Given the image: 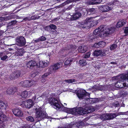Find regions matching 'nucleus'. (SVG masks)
<instances>
[{
    "instance_id": "f257e3e1",
    "label": "nucleus",
    "mask_w": 128,
    "mask_h": 128,
    "mask_svg": "<svg viewBox=\"0 0 128 128\" xmlns=\"http://www.w3.org/2000/svg\"><path fill=\"white\" fill-rule=\"evenodd\" d=\"M65 109L66 110L65 112L74 115L77 114L80 115L87 114L95 110L91 106L86 107L85 108L82 107L73 108H66Z\"/></svg>"
},
{
    "instance_id": "f03ea898",
    "label": "nucleus",
    "mask_w": 128,
    "mask_h": 128,
    "mask_svg": "<svg viewBox=\"0 0 128 128\" xmlns=\"http://www.w3.org/2000/svg\"><path fill=\"white\" fill-rule=\"evenodd\" d=\"M115 29L114 27L106 28V26L102 25L99 26L98 29H96L93 33L94 35H96L100 32H102L101 36L102 37H104L111 34L114 32Z\"/></svg>"
},
{
    "instance_id": "7ed1b4c3",
    "label": "nucleus",
    "mask_w": 128,
    "mask_h": 128,
    "mask_svg": "<svg viewBox=\"0 0 128 128\" xmlns=\"http://www.w3.org/2000/svg\"><path fill=\"white\" fill-rule=\"evenodd\" d=\"M76 94L80 99H83L85 100L83 101V103L86 104L92 103L90 99L87 96H88L90 94L84 90L80 89L78 91Z\"/></svg>"
},
{
    "instance_id": "20e7f679",
    "label": "nucleus",
    "mask_w": 128,
    "mask_h": 128,
    "mask_svg": "<svg viewBox=\"0 0 128 128\" xmlns=\"http://www.w3.org/2000/svg\"><path fill=\"white\" fill-rule=\"evenodd\" d=\"M119 80L115 84V86L117 88H120L128 87V84L124 82V81L128 80V72L126 74H121L118 76Z\"/></svg>"
},
{
    "instance_id": "39448f33",
    "label": "nucleus",
    "mask_w": 128,
    "mask_h": 128,
    "mask_svg": "<svg viewBox=\"0 0 128 128\" xmlns=\"http://www.w3.org/2000/svg\"><path fill=\"white\" fill-rule=\"evenodd\" d=\"M48 102L50 103L54 108L57 110L60 109V110L65 112L66 110L65 108H66L63 106L56 99L54 98H50L48 99Z\"/></svg>"
},
{
    "instance_id": "423d86ee",
    "label": "nucleus",
    "mask_w": 128,
    "mask_h": 128,
    "mask_svg": "<svg viewBox=\"0 0 128 128\" xmlns=\"http://www.w3.org/2000/svg\"><path fill=\"white\" fill-rule=\"evenodd\" d=\"M119 2L117 0L114 1L113 3H112L111 4H108V5H105L102 6L100 7V9L102 12H108L110 10H112L113 8V7L112 6V5L116 4H118Z\"/></svg>"
},
{
    "instance_id": "0eeeda50",
    "label": "nucleus",
    "mask_w": 128,
    "mask_h": 128,
    "mask_svg": "<svg viewBox=\"0 0 128 128\" xmlns=\"http://www.w3.org/2000/svg\"><path fill=\"white\" fill-rule=\"evenodd\" d=\"M116 116V115L114 114H104L100 116V118L102 120L104 121L111 120Z\"/></svg>"
},
{
    "instance_id": "6e6552de",
    "label": "nucleus",
    "mask_w": 128,
    "mask_h": 128,
    "mask_svg": "<svg viewBox=\"0 0 128 128\" xmlns=\"http://www.w3.org/2000/svg\"><path fill=\"white\" fill-rule=\"evenodd\" d=\"M16 45L20 46H24L26 43L25 38L22 36L17 37L16 39Z\"/></svg>"
},
{
    "instance_id": "1a4fd4ad",
    "label": "nucleus",
    "mask_w": 128,
    "mask_h": 128,
    "mask_svg": "<svg viewBox=\"0 0 128 128\" xmlns=\"http://www.w3.org/2000/svg\"><path fill=\"white\" fill-rule=\"evenodd\" d=\"M90 20H89L88 18H87L86 20L83 22L78 23V27H80L82 28H89L88 23L90 21Z\"/></svg>"
},
{
    "instance_id": "9d476101",
    "label": "nucleus",
    "mask_w": 128,
    "mask_h": 128,
    "mask_svg": "<svg viewBox=\"0 0 128 128\" xmlns=\"http://www.w3.org/2000/svg\"><path fill=\"white\" fill-rule=\"evenodd\" d=\"M60 67V63H56L53 65H52L49 67L48 72L50 74L55 72L56 70L59 69Z\"/></svg>"
},
{
    "instance_id": "9b49d317",
    "label": "nucleus",
    "mask_w": 128,
    "mask_h": 128,
    "mask_svg": "<svg viewBox=\"0 0 128 128\" xmlns=\"http://www.w3.org/2000/svg\"><path fill=\"white\" fill-rule=\"evenodd\" d=\"M36 114L37 118H43L46 116V113L44 111H42L40 108H36Z\"/></svg>"
},
{
    "instance_id": "f8f14e48",
    "label": "nucleus",
    "mask_w": 128,
    "mask_h": 128,
    "mask_svg": "<svg viewBox=\"0 0 128 128\" xmlns=\"http://www.w3.org/2000/svg\"><path fill=\"white\" fill-rule=\"evenodd\" d=\"M36 92V91L34 90H32L29 92L24 91L22 92L20 96L22 98H26L32 95V94L34 93V92Z\"/></svg>"
},
{
    "instance_id": "ddd939ff",
    "label": "nucleus",
    "mask_w": 128,
    "mask_h": 128,
    "mask_svg": "<svg viewBox=\"0 0 128 128\" xmlns=\"http://www.w3.org/2000/svg\"><path fill=\"white\" fill-rule=\"evenodd\" d=\"M50 64L48 61H40L37 64V66L39 67L44 68L48 66Z\"/></svg>"
},
{
    "instance_id": "4468645a",
    "label": "nucleus",
    "mask_w": 128,
    "mask_h": 128,
    "mask_svg": "<svg viewBox=\"0 0 128 128\" xmlns=\"http://www.w3.org/2000/svg\"><path fill=\"white\" fill-rule=\"evenodd\" d=\"M105 51V50H95L93 54L96 56H100L102 57H103L106 54Z\"/></svg>"
},
{
    "instance_id": "2eb2a0df",
    "label": "nucleus",
    "mask_w": 128,
    "mask_h": 128,
    "mask_svg": "<svg viewBox=\"0 0 128 128\" xmlns=\"http://www.w3.org/2000/svg\"><path fill=\"white\" fill-rule=\"evenodd\" d=\"M81 12L80 13L79 12H76L74 14H73L72 16L69 15L68 16V18H70V20H76L79 18L81 15Z\"/></svg>"
},
{
    "instance_id": "dca6fc26",
    "label": "nucleus",
    "mask_w": 128,
    "mask_h": 128,
    "mask_svg": "<svg viewBox=\"0 0 128 128\" xmlns=\"http://www.w3.org/2000/svg\"><path fill=\"white\" fill-rule=\"evenodd\" d=\"M12 112L14 114L18 117H22L23 113L18 108H15L12 110Z\"/></svg>"
},
{
    "instance_id": "f3484780",
    "label": "nucleus",
    "mask_w": 128,
    "mask_h": 128,
    "mask_svg": "<svg viewBox=\"0 0 128 128\" xmlns=\"http://www.w3.org/2000/svg\"><path fill=\"white\" fill-rule=\"evenodd\" d=\"M23 104L26 107L28 108H30L33 105V102L31 100H29L24 102Z\"/></svg>"
},
{
    "instance_id": "a211bd4d",
    "label": "nucleus",
    "mask_w": 128,
    "mask_h": 128,
    "mask_svg": "<svg viewBox=\"0 0 128 128\" xmlns=\"http://www.w3.org/2000/svg\"><path fill=\"white\" fill-rule=\"evenodd\" d=\"M88 19L91 20L88 23L89 28L95 26L98 24V20H94L92 18H88Z\"/></svg>"
},
{
    "instance_id": "6ab92c4d",
    "label": "nucleus",
    "mask_w": 128,
    "mask_h": 128,
    "mask_svg": "<svg viewBox=\"0 0 128 128\" xmlns=\"http://www.w3.org/2000/svg\"><path fill=\"white\" fill-rule=\"evenodd\" d=\"M20 85L26 87H30V85L29 84V80H26L22 81L20 83Z\"/></svg>"
},
{
    "instance_id": "aec40b11",
    "label": "nucleus",
    "mask_w": 128,
    "mask_h": 128,
    "mask_svg": "<svg viewBox=\"0 0 128 128\" xmlns=\"http://www.w3.org/2000/svg\"><path fill=\"white\" fill-rule=\"evenodd\" d=\"M88 49V48L87 46H82L78 47V50L79 52L83 53L85 52Z\"/></svg>"
},
{
    "instance_id": "412c9836",
    "label": "nucleus",
    "mask_w": 128,
    "mask_h": 128,
    "mask_svg": "<svg viewBox=\"0 0 128 128\" xmlns=\"http://www.w3.org/2000/svg\"><path fill=\"white\" fill-rule=\"evenodd\" d=\"M36 65H37V64H36L35 61H31L28 62L26 64L27 67L30 68H32Z\"/></svg>"
},
{
    "instance_id": "4be33fe9",
    "label": "nucleus",
    "mask_w": 128,
    "mask_h": 128,
    "mask_svg": "<svg viewBox=\"0 0 128 128\" xmlns=\"http://www.w3.org/2000/svg\"><path fill=\"white\" fill-rule=\"evenodd\" d=\"M104 42H99L98 43H96L94 45V47L96 48L102 47L105 45Z\"/></svg>"
},
{
    "instance_id": "5701e85b",
    "label": "nucleus",
    "mask_w": 128,
    "mask_h": 128,
    "mask_svg": "<svg viewBox=\"0 0 128 128\" xmlns=\"http://www.w3.org/2000/svg\"><path fill=\"white\" fill-rule=\"evenodd\" d=\"M6 116L3 114L2 112L0 111V124L6 120Z\"/></svg>"
},
{
    "instance_id": "b1692460",
    "label": "nucleus",
    "mask_w": 128,
    "mask_h": 128,
    "mask_svg": "<svg viewBox=\"0 0 128 128\" xmlns=\"http://www.w3.org/2000/svg\"><path fill=\"white\" fill-rule=\"evenodd\" d=\"M16 91L15 88H9L7 90L6 92L9 94H12Z\"/></svg>"
},
{
    "instance_id": "393cba45",
    "label": "nucleus",
    "mask_w": 128,
    "mask_h": 128,
    "mask_svg": "<svg viewBox=\"0 0 128 128\" xmlns=\"http://www.w3.org/2000/svg\"><path fill=\"white\" fill-rule=\"evenodd\" d=\"M126 23V22L123 20H120L118 21L116 25V26L117 28L121 27Z\"/></svg>"
},
{
    "instance_id": "a878e982",
    "label": "nucleus",
    "mask_w": 128,
    "mask_h": 128,
    "mask_svg": "<svg viewBox=\"0 0 128 128\" xmlns=\"http://www.w3.org/2000/svg\"><path fill=\"white\" fill-rule=\"evenodd\" d=\"M24 53V50L20 48L18 50L16 53L15 55L16 56H22L23 55Z\"/></svg>"
},
{
    "instance_id": "bb28decb",
    "label": "nucleus",
    "mask_w": 128,
    "mask_h": 128,
    "mask_svg": "<svg viewBox=\"0 0 128 128\" xmlns=\"http://www.w3.org/2000/svg\"><path fill=\"white\" fill-rule=\"evenodd\" d=\"M6 108V104L3 102L0 101V108L2 110H5Z\"/></svg>"
},
{
    "instance_id": "cd10ccee",
    "label": "nucleus",
    "mask_w": 128,
    "mask_h": 128,
    "mask_svg": "<svg viewBox=\"0 0 128 128\" xmlns=\"http://www.w3.org/2000/svg\"><path fill=\"white\" fill-rule=\"evenodd\" d=\"M0 57L1 60H4L7 58L8 56L5 55L3 53H0Z\"/></svg>"
},
{
    "instance_id": "c85d7f7f",
    "label": "nucleus",
    "mask_w": 128,
    "mask_h": 128,
    "mask_svg": "<svg viewBox=\"0 0 128 128\" xmlns=\"http://www.w3.org/2000/svg\"><path fill=\"white\" fill-rule=\"evenodd\" d=\"M64 50H70L71 51V52H74V50H75V48L73 47V46L72 45H68V46L67 48H66L64 49Z\"/></svg>"
},
{
    "instance_id": "c756f323",
    "label": "nucleus",
    "mask_w": 128,
    "mask_h": 128,
    "mask_svg": "<svg viewBox=\"0 0 128 128\" xmlns=\"http://www.w3.org/2000/svg\"><path fill=\"white\" fill-rule=\"evenodd\" d=\"M72 61V59L71 58H68L65 61L64 64L66 65H68Z\"/></svg>"
},
{
    "instance_id": "7c9ffc66",
    "label": "nucleus",
    "mask_w": 128,
    "mask_h": 128,
    "mask_svg": "<svg viewBox=\"0 0 128 128\" xmlns=\"http://www.w3.org/2000/svg\"><path fill=\"white\" fill-rule=\"evenodd\" d=\"M79 63L80 65L82 66H85L86 64L85 60H81L79 61Z\"/></svg>"
},
{
    "instance_id": "2f4dec72",
    "label": "nucleus",
    "mask_w": 128,
    "mask_h": 128,
    "mask_svg": "<svg viewBox=\"0 0 128 128\" xmlns=\"http://www.w3.org/2000/svg\"><path fill=\"white\" fill-rule=\"evenodd\" d=\"M15 77L16 78L20 77V72L19 71H17L14 73Z\"/></svg>"
},
{
    "instance_id": "473e14b6",
    "label": "nucleus",
    "mask_w": 128,
    "mask_h": 128,
    "mask_svg": "<svg viewBox=\"0 0 128 128\" xmlns=\"http://www.w3.org/2000/svg\"><path fill=\"white\" fill-rule=\"evenodd\" d=\"M35 19L36 18H34V16H28L24 18L23 20H30V19Z\"/></svg>"
},
{
    "instance_id": "72a5a7b5",
    "label": "nucleus",
    "mask_w": 128,
    "mask_h": 128,
    "mask_svg": "<svg viewBox=\"0 0 128 128\" xmlns=\"http://www.w3.org/2000/svg\"><path fill=\"white\" fill-rule=\"evenodd\" d=\"M26 120L28 121L33 122L34 121V119L31 116H29L26 118Z\"/></svg>"
},
{
    "instance_id": "f704fd0d",
    "label": "nucleus",
    "mask_w": 128,
    "mask_h": 128,
    "mask_svg": "<svg viewBox=\"0 0 128 128\" xmlns=\"http://www.w3.org/2000/svg\"><path fill=\"white\" fill-rule=\"evenodd\" d=\"M14 16L13 15H10L5 17L4 19L6 20H9L14 18Z\"/></svg>"
},
{
    "instance_id": "c9c22d12",
    "label": "nucleus",
    "mask_w": 128,
    "mask_h": 128,
    "mask_svg": "<svg viewBox=\"0 0 128 128\" xmlns=\"http://www.w3.org/2000/svg\"><path fill=\"white\" fill-rule=\"evenodd\" d=\"M17 22L16 20L12 21L11 22L8 24V25L9 26H13L16 24Z\"/></svg>"
},
{
    "instance_id": "e433bc0d",
    "label": "nucleus",
    "mask_w": 128,
    "mask_h": 128,
    "mask_svg": "<svg viewBox=\"0 0 128 128\" xmlns=\"http://www.w3.org/2000/svg\"><path fill=\"white\" fill-rule=\"evenodd\" d=\"M65 81L66 82L68 83H72L73 82H76L75 80L74 79H71L66 80H65Z\"/></svg>"
},
{
    "instance_id": "4c0bfd02",
    "label": "nucleus",
    "mask_w": 128,
    "mask_h": 128,
    "mask_svg": "<svg viewBox=\"0 0 128 128\" xmlns=\"http://www.w3.org/2000/svg\"><path fill=\"white\" fill-rule=\"evenodd\" d=\"M46 97L44 95H42L41 96H39L36 99L37 102L38 101L42 100L44 98H45Z\"/></svg>"
},
{
    "instance_id": "58836bf2",
    "label": "nucleus",
    "mask_w": 128,
    "mask_h": 128,
    "mask_svg": "<svg viewBox=\"0 0 128 128\" xmlns=\"http://www.w3.org/2000/svg\"><path fill=\"white\" fill-rule=\"evenodd\" d=\"M90 52H88L84 56L83 58H88L90 57Z\"/></svg>"
},
{
    "instance_id": "ea45409f",
    "label": "nucleus",
    "mask_w": 128,
    "mask_h": 128,
    "mask_svg": "<svg viewBox=\"0 0 128 128\" xmlns=\"http://www.w3.org/2000/svg\"><path fill=\"white\" fill-rule=\"evenodd\" d=\"M98 90H102L104 89L105 87L104 86L101 85H99L98 86Z\"/></svg>"
},
{
    "instance_id": "a19ab883",
    "label": "nucleus",
    "mask_w": 128,
    "mask_h": 128,
    "mask_svg": "<svg viewBox=\"0 0 128 128\" xmlns=\"http://www.w3.org/2000/svg\"><path fill=\"white\" fill-rule=\"evenodd\" d=\"M29 84L30 85V87L36 84V82L33 80H29Z\"/></svg>"
},
{
    "instance_id": "79ce46f5",
    "label": "nucleus",
    "mask_w": 128,
    "mask_h": 128,
    "mask_svg": "<svg viewBox=\"0 0 128 128\" xmlns=\"http://www.w3.org/2000/svg\"><path fill=\"white\" fill-rule=\"evenodd\" d=\"M50 28L51 30H52L53 29H56L57 27L56 26L53 24H50Z\"/></svg>"
},
{
    "instance_id": "37998d69",
    "label": "nucleus",
    "mask_w": 128,
    "mask_h": 128,
    "mask_svg": "<svg viewBox=\"0 0 128 128\" xmlns=\"http://www.w3.org/2000/svg\"><path fill=\"white\" fill-rule=\"evenodd\" d=\"M94 0H90L88 1V3L89 4H94L95 3H94Z\"/></svg>"
},
{
    "instance_id": "c03bdc74",
    "label": "nucleus",
    "mask_w": 128,
    "mask_h": 128,
    "mask_svg": "<svg viewBox=\"0 0 128 128\" xmlns=\"http://www.w3.org/2000/svg\"><path fill=\"white\" fill-rule=\"evenodd\" d=\"M117 47V46L116 44H113L110 47V48L111 50H113L114 49H115Z\"/></svg>"
},
{
    "instance_id": "a18cd8bd",
    "label": "nucleus",
    "mask_w": 128,
    "mask_h": 128,
    "mask_svg": "<svg viewBox=\"0 0 128 128\" xmlns=\"http://www.w3.org/2000/svg\"><path fill=\"white\" fill-rule=\"evenodd\" d=\"M50 72H49L46 73L44 74H43L42 76V77L43 78H44L48 76L50 74Z\"/></svg>"
},
{
    "instance_id": "49530a36",
    "label": "nucleus",
    "mask_w": 128,
    "mask_h": 128,
    "mask_svg": "<svg viewBox=\"0 0 128 128\" xmlns=\"http://www.w3.org/2000/svg\"><path fill=\"white\" fill-rule=\"evenodd\" d=\"M45 30H47L49 32H50V31L51 30L50 28V25L47 26L45 28Z\"/></svg>"
},
{
    "instance_id": "de8ad7c7",
    "label": "nucleus",
    "mask_w": 128,
    "mask_h": 128,
    "mask_svg": "<svg viewBox=\"0 0 128 128\" xmlns=\"http://www.w3.org/2000/svg\"><path fill=\"white\" fill-rule=\"evenodd\" d=\"M9 78L11 80H12L14 78H16L15 77V76L14 73L12 74L10 76Z\"/></svg>"
},
{
    "instance_id": "09e8293b",
    "label": "nucleus",
    "mask_w": 128,
    "mask_h": 128,
    "mask_svg": "<svg viewBox=\"0 0 128 128\" xmlns=\"http://www.w3.org/2000/svg\"><path fill=\"white\" fill-rule=\"evenodd\" d=\"M95 4H97L100 3L102 1V0H94Z\"/></svg>"
},
{
    "instance_id": "8fccbe9b",
    "label": "nucleus",
    "mask_w": 128,
    "mask_h": 128,
    "mask_svg": "<svg viewBox=\"0 0 128 128\" xmlns=\"http://www.w3.org/2000/svg\"><path fill=\"white\" fill-rule=\"evenodd\" d=\"M98 86H93V87L91 88L90 89L92 90H98Z\"/></svg>"
},
{
    "instance_id": "3c124183",
    "label": "nucleus",
    "mask_w": 128,
    "mask_h": 128,
    "mask_svg": "<svg viewBox=\"0 0 128 128\" xmlns=\"http://www.w3.org/2000/svg\"><path fill=\"white\" fill-rule=\"evenodd\" d=\"M56 29H53L52 30H51L50 31V32H51L54 34H57V31L56 30Z\"/></svg>"
},
{
    "instance_id": "603ef678",
    "label": "nucleus",
    "mask_w": 128,
    "mask_h": 128,
    "mask_svg": "<svg viewBox=\"0 0 128 128\" xmlns=\"http://www.w3.org/2000/svg\"><path fill=\"white\" fill-rule=\"evenodd\" d=\"M40 40L41 41H43L45 40L46 38L44 36H42L40 38Z\"/></svg>"
},
{
    "instance_id": "864d4df0",
    "label": "nucleus",
    "mask_w": 128,
    "mask_h": 128,
    "mask_svg": "<svg viewBox=\"0 0 128 128\" xmlns=\"http://www.w3.org/2000/svg\"><path fill=\"white\" fill-rule=\"evenodd\" d=\"M32 102L34 101L35 102H37L36 99V96H34L32 98Z\"/></svg>"
},
{
    "instance_id": "5fc2aeb1",
    "label": "nucleus",
    "mask_w": 128,
    "mask_h": 128,
    "mask_svg": "<svg viewBox=\"0 0 128 128\" xmlns=\"http://www.w3.org/2000/svg\"><path fill=\"white\" fill-rule=\"evenodd\" d=\"M124 32L125 34H127L128 33V26L125 28L124 30Z\"/></svg>"
},
{
    "instance_id": "6e6d98bb",
    "label": "nucleus",
    "mask_w": 128,
    "mask_h": 128,
    "mask_svg": "<svg viewBox=\"0 0 128 128\" xmlns=\"http://www.w3.org/2000/svg\"><path fill=\"white\" fill-rule=\"evenodd\" d=\"M40 38H38L35 40H34V42H37L40 41Z\"/></svg>"
},
{
    "instance_id": "4d7b16f0",
    "label": "nucleus",
    "mask_w": 128,
    "mask_h": 128,
    "mask_svg": "<svg viewBox=\"0 0 128 128\" xmlns=\"http://www.w3.org/2000/svg\"><path fill=\"white\" fill-rule=\"evenodd\" d=\"M126 112H120L119 113L120 114V115H125L126 114Z\"/></svg>"
},
{
    "instance_id": "13d9d810",
    "label": "nucleus",
    "mask_w": 128,
    "mask_h": 128,
    "mask_svg": "<svg viewBox=\"0 0 128 128\" xmlns=\"http://www.w3.org/2000/svg\"><path fill=\"white\" fill-rule=\"evenodd\" d=\"M4 43V41L3 40H1L0 41V44H3Z\"/></svg>"
},
{
    "instance_id": "bf43d9fd",
    "label": "nucleus",
    "mask_w": 128,
    "mask_h": 128,
    "mask_svg": "<svg viewBox=\"0 0 128 128\" xmlns=\"http://www.w3.org/2000/svg\"><path fill=\"white\" fill-rule=\"evenodd\" d=\"M36 73H34L32 74V76L33 75V76H32L34 77L35 76H36Z\"/></svg>"
},
{
    "instance_id": "052dcab7",
    "label": "nucleus",
    "mask_w": 128,
    "mask_h": 128,
    "mask_svg": "<svg viewBox=\"0 0 128 128\" xmlns=\"http://www.w3.org/2000/svg\"><path fill=\"white\" fill-rule=\"evenodd\" d=\"M61 0H54V1H56V2H60Z\"/></svg>"
},
{
    "instance_id": "680f3d73",
    "label": "nucleus",
    "mask_w": 128,
    "mask_h": 128,
    "mask_svg": "<svg viewBox=\"0 0 128 128\" xmlns=\"http://www.w3.org/2000/svg\"><path fill=\"white\" fill-rule=\"evenodd\" d=\"M111 64H116V63L115 62H111Z\"/></svg>"
},
{
    "instance_id": "e2e57ef3",
    "label": "nucleus",
    "mask_w": 128,
    "mask_h": 128,
    "mask_svg": "<svg viewBox=\"0 0 128 128\" xmlns=\"http://www.w3.org/2000/svg\"><path fill=\"white\" fill-rule=\"evenodd\" d=\"M58 20V19L57 18H55V19H54L53 20H52V21H57Z\"/></svg>"
},
{
    "instance_id": "0e129e2a",
    "label": "nucleus",
    "mask_w": 128,
    "mask_h": 128,
    "mask_svg": "<svg viewBox=\"0 0 128 128\" xmlns=\"http://www.w3.org/2000/svg\"><path fill=\"white\" fill-rule=\"evenodd\" d=\"M116 106H118V102H116Z\"/></svg>"
},
{
    "instance_id": "69168bd1",
    "label": "nucleus",
    "mask_w": 128,
    "mask_h": 128,
    "mask_svg": "<svg viewBox=\"0 0 128 128\" xmlns=\"http://www.w3.org/2000/svg\"><path fill=\"white\" fill-rule=\"evenodd\" d=\"M124 106H125L124 104H122V106L124 107Z\"/></svg>"
},
{
    "instance_id": "338daca9",
    "label": "nucleus",
    "mask_w": 128,
    "mask_h": 128,
    "mask_svg": "<svg viewBox=\"0 0 128 128\" xmlns=\"http://www.w3.org/2000/svg\"><path fill=\"white\" fill-rule=\"evenodd\" d=\"M82 11H86V10L85 9H82V10L81 11L82 12Z\"/></svg>"
},
{
    "instance_id": "774afa93",
    "label": "nucleus",
    "mask_w": 128,
    "mask_h": 128,
    "mask_svg": "<svg viewBox=\"0 0 128 128\" xmlns=\"http://www.w3.org/2000/svg\"><path fill=\"white\" fill-rule=\"evenodd\" d=\"M2 33V31H0V34H1V33Z\"/></svg>"
}]
</instances>
